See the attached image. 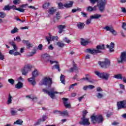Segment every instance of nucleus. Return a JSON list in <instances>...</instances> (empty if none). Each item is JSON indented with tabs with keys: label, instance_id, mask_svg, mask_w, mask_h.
Instances as JSON below:
<instances>
[{
	"label": "nucleus",
	"instance_id": "f257e3e1",
	"mask_svg": "<svg viewBox=\"0 0 126 126\" xmlns=\"http://www.w3.org/2000/svg\"><path fill=\"white\" fill-rule=\"evenodd\" d=\"M101 50H105V45L104 44H100L96 46V49H87L85 50L86 53L91 54L92 55H96L99 53H102Z\"/></svg>",
	"mask_w": 126,
	"mask_h": 126
},
{
	"label": "nucleus",
	"instance_id": "f03ea898",
	"mask_svg": "<svg viewBox=\"0 0 126 126\" xmlns=\"http://www.w3.org/2000/svg\"><path fill=\"white\" fill-rule=\"evenodd\" d=\"M42 91L46 94H47V95H48V96H50L51 99H55V97H56L55 94H60V95L63 94V92H58L55 91V88H52L50 90L43 89Z\"/></svg>",
	"mask_w": 126,
	"mask_h": 126
},
{
	"label": "nucleus",
	"instance_id": "7ed1b4c3",
	"mask_svg": "<svg viewBox=\"0 0 126 126\" xmlns=\"http://www.w3.org/2000/svg\"><path fill=\"white\" fill-rule=\"evenodd\" d=\"M94 73L99 78H102V79L105 80H108L110 78V74L107 72H100L99 71H94Z\"/></svg>",
	"mask_w": 126,
	"mask_h": 126
},
{
	"label": "nucleus",
	"instance_id": "20e7f679",
	"mask_svg": "<svg viewBox=\"0 0 126 126\" xmlns=\"http://www.w3.org/2000/svg\"><path fill=\"white\" fill-rule=\"evenodd\" d=\"M91 119L92 123H93V124H96V123H103V121H104V118L101 115L92 116Z\"/></svg>",
	"mask_w": 126,
	"mask_h": 126
},
{
	"label": "nucleus",
	"instance_id": "39448f33",
	"mask_svg": "<svg viewBox=\"0 0 126 126\" xmlns=\"http://www.w3.org/2000/svg\"><path fill=\"white\" fill-rule=\"evenodd\" d=\"M52 79L51 78L45 77L40 82L39 84L40 85H45L50 88L52 86Z\"/></svg>",
	"mask_w": 126,
	"mask_h": 126
},
{
	"label": "nucleus",
	"instance_id": "423d86ee",
	"mask_svg": "<svg viewBox=\"0 0 126 126\" xmlns=\"http://www.w3.org/2000/svg\"><path fill=\"white\" fill-rule=\"evenodd\" d=\"M41 57L42 59H43L46 63H49V62H50L51 64H53V63H57V64H58V62L51 60L52 59H53V57L50 56L48 54H42Z\"/></svg>",
	"mask_w": 126,
	"mask_h": 126
},
{
	"label": "nucleus",
	"instance_id": "0eeeda50",
	"mask_svg": "<svg viewBox=\"0 0 126 126\" xmlns=\"http://www.w3.org/2000/svg\"><path fill=\"white\" fill-rule=\"evenodd\" d=\"M106 3H107L106 0H99L98 1L97 6L100 12H103L105 10Z\"/></svg>",
	"mask_w": 126,
	"mask_h": 126
},
{
	"label": "nucleus",
	"instance_id": "6e6552de",
	"mask_svg": "<svg viewBox=\"0 0 126 126\" xmlns=\"http://www.w3.org/2000/svg\"><path fill=\"white\" fill-rule=\"evenodd\" d=\"M98 64L103 68H107L111 65V61L109 59H106L104 62H99Z\"/></svg>",
	"mask_w": 126,
	"mask_h": 126
},
{
	"label": "nucleus",
	"instance_id": "1a4fd4ad",
	"mask_svg": "<svg viewBox=\"0 0 126 126\" xmlns=\"http://www.w3.org/2000/svg\"><path fill=\"white\" fill-rule=\"evenodd\" d=\"M103 29H104V30H106V31H109V32L112 33L114 36H117L118 34V33L115 30H114V28L112 26H106L103 28Z\"/></svg>",
	"mask_w": 126,
	"mask_h": 126
},
{
	"label": "nucleus",
	"instance_id": "9d476101",
	"mask_svg": "<svg viewBox=\"0 0 126 126\" xmlns=\"http://www.w3.org/2000/svg\"><path fill=\"white\" fill-rule=\"evenodd\" d=\"M32 68V66L29 64L26 65L22 69V73L23 75H27L28 72L31 70Z\"/></svg>",
	"mask_w": 126,
	"mask_h": 126
},
{
	"label": "nucleus",
	"instance_id": "9b49d317",
	"mask_svg": "<svg viewBox=\"0 0 126 126\" xmlns=\"http://www.w3.org/2000/svg\"><path fill=\"white\" fill-rule=\"evenodd\" d=\"M102 15L101 14H95L94 15H92L90 16V19H88L86 21V24L87 25H89L90 23H91V20L92 19H98V18H100Z\"/></svg>",
	"mask_w": 126,
	"mask_h": 126
},
{
	"label": "nucleus",
	"instance_id": "f8f14e48",
	"mask_svg": "<svg viewBox=\"0 0 126 126\" xmlns=\"http://www.w3.org/2000/svg\"><path fill=\"white\" fill-rule=\"evenodd\" d=\"M117 107L118 110L126 108V100H122L117 102Z\"/></svg>",
	"mask_w": 126,
	"mask_h": 126
},
{
	"label": "nucleus",
	"instance_id": "ddd939ff",
	"mask_svg": "<svg viewBox=\"0 0 126 126\" xmlns=\"http://www.w3.org/2000/svg\"><path fill=\"white\" fill-rule=\"evenodd\" d=\"M79 124L80 125H82L83 126H90V122H89V119L85 117H82L81 121L79 122Z\"/></svg>",
	"mask_w": 126,
	"mask_h": 126
},
{
	"label": "nucleus",
	"instance_id": "4468645a",
	"mask_svg": "<svg viewBox=\"0 0 126 126\" xmlns=\"http://www.w3.org/2000/svg\"><path fill=\"white\" fill-rule=\"evenodd\" d=\"M118 62L120 63H124L126 61V52H124L121 53V55L120 58L117 59Z\"/></svg>",
	"mask_w": 126,
	"mask_h": 126
},
{
	"label": "nucleus",
	"instance_id": "2eb2a0df",
	"mask_svg": "<svg viewBox=\"0 0 126 126\" xmlns=\"http://www.w3.org/2000/svg\"><path fill=\"white\" fill-rule=\"evenodd\" d=\"M113 77L116 79H120L121 80H123V81L124 83H126V77H123V74L119 73L116 75H115Z\"/></svg>",
	"mask_w": 126,
	"mask_h": 126
},
{
	"label": "nucleus",
	"instance_id": "dca6fc26",
	"mask_svg": "<svg viewBox=\"0 0 126 126\" xmlns=\"http://www.w3.org/2000/svg\"><path fill=\"white\" fill-rule=\"evenodd\" d=\"M106 47L107 48V49H109V51L110 53H113V52H114V48H115V43H114L113 42H111L110 43V45H106Z\"/></svg>",
	"mask_w": 126,
	"mask_h": 126
},
{
	"label": "nucleus",
	"instance_id": "f3484780",
	"mask_svg": "<svg viewBox=\"0 0 126 126\" xmlns=\"http://www.w3.org/2000/svg\"><path fill=\"white\" fill-rule=\"evenodd\" d=\"M97 5H95L94 6V7H92L91 6H89L87 7V11H96L97 9H98Z\"/></svg>",
	"mask_w": 126,
	"mask_h": 126
},
{
	"label": "nucleus",
	"instance_id": "a211bd4d",
	"mask_svg": "<svg viewBox=\"0 0 126 126\" xmlns=\"http://www.w3.org/2000/svg\"><path fill=\"white\" fill-rule=\"evenodd\" d=\"M63 103L64 104V106H65V108H69L70 107V104L67 102L68 99L66 98H63Z\"/></svg>",
	"mask_w": 126,
	"mask_h": 126
},
{
	"label": "nucleus",
	"instance_id": "6ab92c4d",
	"mask_svg": "<svg viewBox=\"0 0 126 126\" xmlns=\"http://www.w3.org/2000/svg\"><path fill=\"white\" fill-rule=\"evenodd\" d=\"M85 26V24H84V23L78 22L77 24V27L79 30H82V29H84Z\"/></svg>",
	"mask_w": 126,
	"mask_h": 126
},
{
	"label": "nucleus",
	"instance_id": "aec40b11",
	"mask_svg": "<svg viewBox=\"0 0 126 126\" xmlns=\"http://www.w3.org/2000/svg\"><path fill=\"white\" fill-rule=\"evenodd\" d=\"M90 78H91V77L89 75H87L86 77L80 79V81L81 82H83V80L84 81H88V82H92V81L90 80Z\"/></svg>",
	"mask_w": 126,
	"mask_h": 126
},
{
	"label": "nucleus",
	"instance_id": "412c9836",
	"mask_svg": "<svg viewBox=\"0 0 126 126\" xmlns=\"http://www.w3.org/2000/svg\"><path fill=\"white\" fill-rule=\"evenodd\" d=\"M58 29H59V33H63V29H65V25H60L58 26Z\"/></svg>",
	"mask_w": 126,
	"mask_h": 126
},
{
	"label": "nucleus",
	"instance_id": "4be33fe9",
	"mask_svg": "<svg viewBox=\"0 0 126 126\" xmlns=\"http://www.w3.org/2000/svg\"><path fill=\"white\" fill-rule=\"evenodd\" d=\"M10 113L12 116H17V109L16 108H11Z\"/></svg>",
	"mask_w": 126,
	"mask_h": 126
},
{
	"label": "nucleus",
	"instance_id": "5701e85b",
	"mask_svg": "<svg viewBox=\"0 0 126 126\" xmlns=\"http://www.w3.org/2000/svg\"><path fill=\"white\" fill-rule=\"evenodd\" d=\"M73 5V2L70 1L69 3H66L64 4V7L66 8H69L70 7H72Z\"/></svg>",
	"mask_w": 126,
	"mask_h": 126
},
{
	"label": "nucleus",
	"instance_id": "b1692460",
	"mask_svg": "<svg viewBox=\"0 0 126 126\" xmlns=\"http://www.w3.org/2000/svg\"><path fill=\"white\" fill-rule=\"evenodd\" d=\"M35 77H33V76H32V77L28 79V80L29 81V82H30L31 83H32V85H35L36 84V82L35 81Z\"/></svg>",
	"mask_w": 126,
	"mask_h": 126
},
{
	"label": "nucleus",
	"instance_id": "393cba45",
	"mask_svg": "<svg viewBox=\"0 0 126 126\" xmlns=\"http://www.w3.org/2000/svg\"><path fill=\"white\" fill-rule=\"evenodd\" d=\"M88 43H89L88 40L84 38L81 39V44L82 45V46H86V45L88 44Z\"/></svg>",
	"mask_w": 126,
	"mask_h": 126
},
{
	"label": "nucleus",
	"instance_id": "a878e982",
	"mask_svg": "<svg viewBox=\"0 0 126 126\" xmlns=\"http://www.w3.org/2000/svg\"><path fill=\"white\" fill-rule=\"evenodd\" d=\"M13 125L22 126V125H23V120L21 119H18L16 121L14 122Z\"/></svg>",
	"mask_w": 126,
	"mask_h": 126
},
{
	"label": "nucleus",
	"instance_id": "bb28decb",
	"mask_svg": "<svg viewBox=\"0 0 126 126\" xmlns=\"http://www.w3.org/2000/svg\"><path fill=\"white\" fill-rule=\"evenodd\" d=\"M22 87H23V83L20 82H18L15 85V88H17V89H21Z\"/></svg>",
	"mask_w": 126,
	"mask_h": 126
},
{
	"label": "nucleus",
	"instance_id": "cd10ccee",
	"mask_svg": "<svg viewBox=\"0 0 126 126\" xmlns=\"http://www.w3.org/2000/svg\"><path fill=\"white\" fill-rule=\"evenodd\" d=\"M11 103H12V96L9 94L7 98V104L10 105Z\"/></svg>",
	"mask_w": 126,
	"mask_h": 126
},
{
	"label": "nucleus",
	"instance_id": "c85d7f7f",
	"mask_svg": "<svg viewBox=\"0 0 126 126\" xmlns=\"http://www.w3.org/2000/svg\"><path fill=\"white\" fill-rule=\"evenodd\" d=\"M39 75V72L38 71V70L35 69L32 72V76L33 77H37Z\"/></svg>",
	"mask_w": 126,
	"mask_h": 126
},
{
	"label": "nucleus",
	"instance_id": "c756f323",
	"mask_svg": "<svg viewBox=\"0 0 126 126\" xmlns=\"http://www.w3.org/2000/svg\"><path fill=\"white\" fill-rule=\"evenodd\" d=\"M65 76L64 75L61 74L60 76V80L61 81V83H63V84H65Z\"/></svg>",
	"mask_w": 126,
	"mask_h": 126
},
{
	"label": "nucleus",
	"instance_id": "7c9ffc66",
	"mask_svg": "<svg viewBox=\"0 0 126 126\" xmlns=\"http://www.w3.org/2000/svg\"><path fill=\"white\" fill-rule=\"evenodd\" d=\"M55 11H57V9L55 8L52 7L49 9L48 12L49 14H53L55 13Z\"/></svg>",
	"mask_w": 126,
	"mask_h": 126
},
{
	"label": "nucleus",
	"instance_id": "2f4dec72",
	"mask_svg": "<svg viewBox=\"0 0 126 126\" xmlns=\"http://www.w3.org/2000/svg\"><path fill=\"white\" fill-rule=\"evenodd\" d=\"M58 4L59 9H63V8H64V4L62 2H59Z\"/></svg>",
	"mask_w": 126,
	"mask_h": 126
},
{
	"label": "nucleus",
	"instance_id": "473e14b6",
	"mask_svg": "<svg viewBox=\"0 0 126 126\" xmlns=\"http://www.w3.org/2000/svg\"><path fill=\"white\" fill-rule=\"evenodd\" d=\"M57 45L60 48H63L64 46V43H63L62 41L57 42Z\"/></svg>",
	"mask_w": 126,
	"mask_h": 126
},
{
	"label": "nucleus",
	"instance_id": "72a5a7b5",
	"mask_svg": "<svg viewBox=\"0 0 126 126\" xmlns=\"http://www.w3.org/2000/svg\"><path fill=\"white\" fill-rule=\"evenodd\" d=\"M77 65H76V64H73V68H70L69 72H72V71H73L74 70L77 69Z\"/></svg>",
	"mask_w": 126,
	"mask_h": 126
},
{
	"label": "nucleus",
	"instance_id": "f704fd0d",
	"mask_svg": "<svg viewBox=\"0 0 126 126\" xmlns=\"http://www.w3.org/2000/svg\"><path fill=\"white\" fill-rule=\"evenodd\" d=\"M50 6V3L49 2H47L44 3L43 6L42 7L43 8H44V9H47V7H49Z\"/></svg>",
	"mask_w": 126,
	"mask_h": 126
},
{
	"label": "nucleus",
	"instance_id": "c9c22d12",
	"mask_svg": "<svg viewBox=\"0 0 126 126\" xmlns=\"http://www.w3.org/2000/svg\"><path fill=\"white\" fill-rule=\"evenodd\" d=\"M60 115H62V116H68V112H67V111H64L62 112H59Z\"/></svg>",
	"mask_w": 126,
	"mask_h": 126
},
{
	"label": "nucleus",
	"instance_id": "e433bc0d",
	"mask_svg": "<svg viewBox=\"0 0 126 126\" xmlns=\"http://www.w3.org/2000/svg\"><path fill=\"white\" fill-rule=\"evenodd\" d=\"M58 69V71H61V69H60V66L58 64H56L55 65H54L52 66V69Z\"/></svg>",
	"mask_w": 126,
	"mask_h": 126
},
{
	"label": "nucleus",
	"instance_id": "4c0bfd02",
	"mask_svg": "<svg viewBox=\"0 0 126 126\" xmlns=\"http://www.w3.org/2000/svg\"><path fill=\"white\" fill-rule=\"evenodd\" d=\"M27 98H29V99H32V100H37V98L35 96H33V95H27Z\"/></svg>",
	"mask_w": 126,
	"mask_h": 126
},
{
	"label": "nucleus",
	"instance_id": "58836bf2",
	"mask_svg": "<svg viewBox=\"0 0 126 126\" xmlns=\"http://www.w3.org/2000/svg\"><path fill=\"white\" fill-rule=\"evenodd\" d=\"M0 17L1 18H4V17H5V13L2 12H0ZM0 22H1V19H0Z\"/></svg>",
	"mask_w": 126,
	"mask_h": 126
},
{
	"label": "nucleus",
	"instance_id": "ea45409f",
	"mask_svg": "<svg viewBox=\"0 0 126 126\" xmlns=\"http://www.w3.org/2000/svg\"><path fill=\"white\" fill-rule=\"evenodd\" d=\"M17 32H18V29L17 28H14V29L11 31V34H14L17 33Z\"/></svg>",
	"mask_w": 126,
	"mask_h": 126
},
{
	"label": "nucleus",
	"instance_id": "a19ab883",
	"mask_svg": "<svg viewBox=\"0 0 126 126\" xmlns=\"http://www.w3.org/2000/svg\"><path fill=\"white\" fill-rule=\"evenodd\" d=\"M15 9L20 12H24V11H25V9H23V8H22L21 7L18 8H15Z\"/></svg>",
	"mask_w": 126,
	"mask_h": 126
},
{
	"label": "nucleus",
	"instance_id": "79ce46f5",
	"mask_svg": "<svg viewBox=\"0 0 126 126\" xmlns=\"http://www.w3.org/2000/svg\"><path fill=\"white\" fill-rule=\"evenodd\" d=\"M42 122V119H39L35 123L34 126H39Z\"/></svg>",
	"mask_w": 126,
	"mask_h": 126
},
{
	"label": "nucleus",
	"instance_id": "37998d69",
	"mask_svg": "<svg viewBox=\"0 0 126 126\" xmlns=\"http://www.w3.org/2000/svg\"><path fill=\"white\" fill-rule=\"evenodd\" d=\"M48 119V117L46 115H43L42 116V118H40V120H41V122H44L45 121H46Z\"/></svg>",
	"mask_w": 126,
	"mask_h": 126
},
{
	"label": "nucleus",
	"instance_id": "c03bdc74",
	"mask_svg": "<svg viewBox=\"0 0 126 126\" xmlns=\"http://www.w3.org/2000/svg\"><path fill=\"white\" fill-rule=\"evenodd\" d=\"M96 96L98 99H101V98H103V94L101 93H98L96 94Z\"/></svg>",
	"mask_w": 126,
	"mask_h": 126
},
{
	"label": "nucleus",
	"instance_id": "a18cd8bd",
	"mask_svg": "<svg viewBox=\"0 0 126 126\" xmlns=\"http://www.w3.org/2000/svg\"><path fill=\"white\" fill-rule=\"evenodd\" d=\"M46 40L48 44H50L51 41H52V35H50L49 37H46Z\"/></svg>",
	"mask_w": 126,
	"mask_h": 126
},
{
	"label": "nucleus",
	"instance_id": "49530a36",
	"mask_svg": "<svg viewBox=\"0 0 126 126\" xmlns=\"http://www.w3.org/2000/svg\"><path fill=\"white\" fill-rule=\"evenodd\" d=\"M11 7L9 5H6L4 6V8L3 9L4 10H10Z\"/></svg>",
	"mask_w": 126,
	"mask_h": 126
},
{
	"label": "nucleus",
	"instance_id": "de8ad7c7",
	"mask_svg": "<svg viewBox=\"0 0 126 126\" xmlns=\"http://www.w3.org/2000/svg\"><path fill=\"white\" fill-rule=\"evenodd\" d=\"M8 81L12 85H13L14 84V80H13V79H9L8 80Z\"/></svg>",
	"mask_w": 126,
	"mask_h": 126
},
{
	"label": "nucleus",
	"instance_id": "09e8293b",
	"mask_svg": "<svg viewBox=\"0 0 126 126\" xmlns=\"http://www.w3.org/2000/svg\"><path fill=\"white\" fill-rule=\"evenodd\" d=\"M63 41H64V42H65L66 43H67L68 44H69V43L71 42V41L69 40L68 38H67V37H64Z\"/></svg>",
	"mask_w": 126,
	"mask_h": 126
},
{
	"label": "nucleus",
	"instance_id": "8fccbe9b",
	"mask_svg": "<svg viewBox=\"0 0 126 126\" xmlns=\"http://www.w3.org/2000/svg\"><path fill=\"white\" fill-rule=\"evenodd\" d=\"M13 3L15 5L19 4L20 3V0H14Z\"/></svg>",
	"mask_w": 126,
	"mask_h": 126
},
{
	"label": "nucleus",
	"instance_id": "3c124183",
	"mask_svg": "<svg viewBox=\"0 0 126 126\" xmlns=\"http://www.w3.org/2000/svg\"><path fill=\"white\" fill-rule=\"evenodd\" d=\"M57 19H60L61 18V13L60 12H58L56 13V16Z\"/></svg>",
	"mask_w": 126,
	"mask_h": 126
},
{
	"label": "nucleus",
	"instance_id": "603ef678",
	"mask_svg": "<svg viewBox=\"0 0 126 126\" xmlns=\"http://www.w3.org/2000/svg\"><path fill=\"white\" fill-rule=\"evenodd\" d=\"M0 60L1 61H3L4 60V56L1 54V52L0 51Z\"/></svg>",
	"mask_w": 126,
	"mask_h": 126
},
{
	"label": "nucleus",
	"instance_id": "864d4df0",
	"mask_svg": "<svg viewBox=\"0 0 126 126\" xmlns=\"http://www.w3.org/2000/svg\"><path fill=\"white\" fill-rule=\"evenodd\" d=\"M37 49L40 51H42V50H43V45L41 44H39L37 47Z\"/></svg>",
	"mask_w": 126,
	"mask_h": 126
},
{
	"label": "nucleus",
	"instance_id": "5fc2aeb1",
	"mask_svg": "<svg viewBox=\"0 0 126 126\" xmlns=\"http://www.w3.org/2000/svg\"><path fill=\"white\" fill-rule=\"evenodd\" d=\"M95 88V86L92 85H89L88 86V89H94V88Z\"/></svg>",
	"mask_w": 126,
	"mask_h": 126
},
{
	"label": "nucleus",
	"instance_id": "6e6d98bb",
	"mask_svg": "<svg viewBox=\"0 0 126 126\" xmlns=\"http://www.w3.org/2000/svg\"><path fill=\"white\" fill-rule=\"evenodd\" d=\"M58 36H52L51 35V41H55V40H58Z\"/></svg>",
	"mask_w": 126,
	"mask_h": 126
},
{
	"label": "nucleus",
	"instance_id": "4d7b16f0",
	"mask_svg": "<svg viewBox=\"0 0 126 126\" xmlns=\"http://www.w3.org/2000/svg\"><path fill=\"white\" fill-rule=\"evenodd\" d=\"M90 1L92 3V4H95V2H97V1H98V0H90Z\"/></svg>",
	"mask_w": 126,
	"mask_h": 126
},
{
	"label": "nucleus",
	"instance_id": "13d9d810",
	"mask_svg": "<svg viewBox=\"0 0 126 126\" xmlns=\"http://www.w3.org/2000/svg\"><path fill=\"white\" fill-rule=\"evenodd\" d=\"M77 85H78V83H75V84H73L71 85V86H70V88L73 89V87H74V86H77Z\"/></svg>",
	"mask_w": 126,
	"mask_h": 126
},
{
	"label": "nucleus",
	"instance_id": "bf43d9fd",
	"mask_svg": "<svg viewBox=\"0 0 126 126\" xmlns=\"http://www.w3.org/2000/svg\"><path fill=\"white\" fill-rule=\"evenodd\" d=\"M87 111L85 110L83 112V117L82 118H85V116H86V115H87Z\"/></svg>",
	"mask_w": 126,
	"mask_h": 126
},
{
	"label": "nucleus",
	"instance_id": "052dcab7",
	"mask_svg": "<svg viewBox=\"0 0 126 126\" xmlns=\"http://www.w3.org/2000/svg\"><path fill=\"white\" fill-rule=\"evenodd\" d=\"M78 10H80V8H77V9H73L72 10V12L74 13V12H76Z\"/></svg>",
	"mask_w": 126,
	"mask_h": 126
},
{
	"label": "nucleus",
	"instance_id": "680f3d73",
	"mask_svg": "<svg viewBox=\"0 0 126 126\" xmlns=\"http://www.w3.org/2000/svg\"><path fill=\"white\" fill-rule=\"evenodd\" d=\"M122 28H123V29H124V30H126V23H123Z\"/></svg>",
	"mask_w": 126,
	"mask_h": 126
},
{
	"label": "nucleus",
	"instance_id": "e2e57ef3",
	"mask_svg": "<svg viewBox=\"0 0 126 126\" xmlns=\"http://www.w3.org/2000/svg\"><path fill=\"white\" fill-rule=\"evenodd\" d=\"M119 86H120L121 89H122V90H125V85H124L123 84H120Z\"/></svg>",
	"mask_w": 126,
	"mask_h": 126
},
{
	"label": "nucleus",
	"instance_id": "0e129e2a",
	"mask_svg": "<svg viewBox=\"0 0 126 126\" xmlns=\"http://www.w3.org/2000/svg\"><path fill=\"white\" fill-rule=\"evenodd\" d=\"M96 91L97 92H101L102 91H103V90H102V89L100 87H98L96 88Z\"/></svg>",
	"mask_w": 126,
	"mask_h": 126
},
{
	"label": "nucleus",
	"instance_id": "69168bd1",
	"mask_svg": "<svg viewBox=\"0 0 126 126\" xmlns=\"http://www.w3.org/2000/svg\"><path fill=\"white\" fill-rule=\"evenodd\" d=\"M122 9V12H123V13H126V8L125 7H122L121 8Z\"/></svg>",
	"mask_w": 126,
	"mask_h": 126
},
{
	"label": "nucleus",
	"instance_id": "338daca9",
	"mask_svg": "<svg viewBox=\"0 0 126 126\" xmlns=\"http://www.w3.org/2000/svg\"><path fill=\"white\" fill-rule=\"evenodd\" d=\"M81 14L83 15V17H87V13L82 12Z\"/></svg>",
	"mask_w": 126,
	"mask_h": 126
},
{
	"label": "nucleus",
	"instance_id": "774afa93",
	"mask_svg": "<svg viewBox=\"0 0 126 126\" xmlns=\"http://www.w3.org/2000/svg\"><path fill=\"white\" fill-rule=\"evenodd\" d=\"M16 39L17 42H21V38L19 36H17Z\"/></svg>",
	"mask_w": 126,
	"mask_h": 126
}]
</instances>
